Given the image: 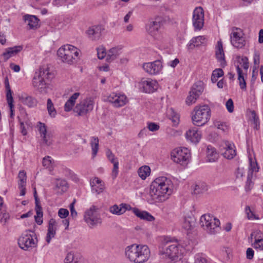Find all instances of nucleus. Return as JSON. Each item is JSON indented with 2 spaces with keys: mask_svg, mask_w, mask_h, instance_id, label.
<instances>
[{
  "mask_svg": "<svg viewBox=\"0 0 263 263\" xmlns=\"http://www.w3.org/2000/svg\"><path fill=\"white\" fill-rule=\"evenodd\" d=\"M171 181L165 177H160L151 184L149 195L155 202H162L172 193Z\"/></svg>",
  "mask_w": 263,
  "mask_h": 263,
  "instance_id": "nucleus-1",
  "label": "nucleus"
},
{
  "mask_svg": "<svg viewBox=\"0 0 263 263\" xmlns=\"http://www.w3.org/2000/svg\"><path fill=\"white\" fill-rule=\"evenodd\" d=\"M53 78V73L50 71L48 65H43L35 71L32 80L35 89L41 93L47 92L48 81Z\"/></svg>",
  "mask_w": 263,
  "mask_h": 263,
  "instance_id": "nucleus-2",
  "label": "nucleus"
},
{
  "mask_svg": "<svg viewBox=\"0 0 263 263\" xmlns=\"http://www.w3.org/2000/svg\"><path fill=\"white\" fill-rule=\"evenodd\" d=\"M125 255L132 262L144 263L149 259L151 252L146 245L134 244L126 248Z\"/></svg>",
  "mask_w": 263,
  "mask_h": 263,
  "instance_id": "nucleus-3",
  "label": "nucleus"
},
{
  "mask_svg": "<svg viewBox=\"0 0 263 263\" xmlns=\"http://www.w3.org/2000/svg\"><path fill=\"white\" fill-rule=\"evenodd\" d=\"M166 242V244L163 248L164 254L175 262L181 260L184 252L182 246L176 239L173 240L170 238H167Z\"/></svg>",
  "mask_w": 263,
  "mask_h": 263,
  "instance_id": "nucleus-4",
  "label": "nucleus"
},
{
  "mask_svg": "<svg viewBox=\"0 0 263 263\" xmlns=\"http://www.w3.org/2000/svg\"><path fill=\"white\" fill-rule=\"evenodd\" d=\"M195 115L192 117L193 123L195 125L200 126L204 125L210 120L211 109L208 105L196 106Z\"/></svg>",
  "mask_w": 263,
  "mask_h": 263,
  "instance_id": "nucleus-5",
  "label": "nucleus"
},
{
  "mask_svg": "<svg viewBox=\"0 0 263 263\" xmlns=\"http://www.w3.org/2000/svg\"><path fill=\"white\" fill-rule=\"evenodd\" d=\"M220 221L213 218L209 214H204L201 216L200 219V224L205 230L207 232L211 234H214L220 230Z\"/></svg>",
  "mask_w": 263,
  "mask_h": 263,
  "instance_id": "nucleus-6",
  "label": "nucleus"
},
{
  "mask_svg": "<svg viewBox=\"0 0 263 263\" xmlns=\"http://www.w3.org/2000/svg\"><path fill=\"white\" fill-rule=\"evenodd\" d=\"M57 54L64 62L71 64L73 60L78 57L79 53L78 49L74 46L66 45L60 48Z\"/></svg>",
  "mask_w": 263,
  "mask_h": 263,
  "instance_id": "nucleus-7",
  "label": "nucleus"
},
{
  "mask_svg": "<svg viewBox=\"0 0 263 263\" xmlns=\"http://www.w3.org/2000/svg\"><path fill=\"white\" fill-rule=\"evenodd\" d=\"M172 159L176 163L185 166L189 163L191 154L187 148H178L173 151L171 153Z\"/></svg>",
  "mask_w": 263,
  "mask_h": 263,
  "instance_id": "nucleus-8",
  "label": "nucleus"
},
{
  "mask_svg": "<svg viewBox=\"0 0 263 263\" xmlns=\"http://www.w3.org/2000/svg\"><path fill=\"white\" fill-rule=\"evenodd\" d=\"M34 236V232L30 230L26 231L18 240L20 247L24 250L35 247L36 242L33 239Z\"/></svg>",
  "mask_w": 263,
  "mask_h": 263,
  "instance_id": "nucleus-9",
  "label": "nucleus"
},
{
  "mask_svg": "<svg viewBox=\"0 0 263 263\" xmlns=\"http://www.w3.org/2000/svg\"><path fill=\"white\" fill-rule=\"evenodd\" d=\"M98 210V207L92 205L85 213L84 220L90 228H92L102 222L101 218L96 215Z\"/></svg>",
  "mask_w": 263,
  "mask_h": 263,
  "instance_id": "nucleus-10",
  "label": "nucleus"
},
{
  "mask_svg": "<svg viewBox=\"0 0 263 263\" xmlns=\"http://www.w3.org/2000/svg\"><path fill=\"white\" fill-rule=\"evenodd\" d=\"M93 101L91 98H87L77 104L73 111L79 116H84L91 111L93 108Z\"/></svg>",
  "mask_w": 263,
  "mask_h": 263,
  "instance_id": "nucleus-11",
  "label": "nucleus"
},
{
  "mask_svg": "<svg viewBox=\"0 0 263 263\" xmlns=\"http://www.w3.org/2000/svg\"><path fill=\"white\" fill-rule=\"evenodd\" d=\"M231 43L234 47L237 48H241L245 46L246 41L242 36V33L240 29L233 28V31L231 34Z\"/></svg>",
  "mask_w": 263,
  "mask_h": 263,
  "instance_id": "nucleus-12",
  "label": "nucleus"
},
{
  "mask_svg": "<svg viewBox=\"0 0 263 263\" xmlns=\"http://www.w3.org/2000/svg\"><path fill=\"white\" fill-rule=\"evenodd\" d=\"M193 24L196 30H201L204 24V12L201 7H197L193 13Z\"/></svg>",
  "mask_w": 263,
  "mask_h": 263,
  "instance_id": "nucleus-13",
  "label": "nucleus"
},
{
  "mask_svg": "<svg viewBox=\"0 0 263 263\" xmlns=\"http://www.w3.org/2000/svg\"><path fill=\"white\" fill-rule=\"evenodd\" d=\"M162 62L160 60H156L153 62L144 63L143 68L150 74H156L159 73L162 69Z\"/></svg>",
  "mask_w": 263,
  "mask_h": 263,
  "instance_id": "nucleus-14",
  "label": "nucleus"
},
{
  "mask_svg": "<svg viewBox=\"0 0 263 263\" xmlns=\"http://www.w3.org/2000/svg\"><path fill=\"white\" fill-rule=\"evenodd\" d=\"M140 86L143 92L153 93L157 89V83L151 79H142L140 82Z\"/></svg>",
  "mask_w": 263,
  "mask_h": 263,
  "instance_id": "nucleus-15",
  "label": "nucleus"
},
{
  "mask_svg": "<svg viewBox=\"0 0 263 263\" xmlns=\"http://www.w3.org/2000/svg\"><path fill=\"white\" fill-rule=\"evenodd\" d=\"M103 29L100 25H94L89 27L86 33L89 39L92 41H97L100 38Z\"/></svg>",
  "mask_w": 263,
  "mask_h": 263,
  "instance_id": "nucleus-16",
  "label": "nucleus"
},
{
  "mask_svg": "<svg viewBox=\"0 0 263 263\" xmlns=\"http://www.w3.org/2000/svg\"><path fill=\"white\" fill-rule=\"evenodd\" d=\"M33 196L35 199L36 215L34 216L35 222L39 225H41L43 223V211L42 208L40 204V200L37 195L36 189L34 188Z\"/></svg>",
  "mask_w": 263,
  "mask_h": 263,
  "instance_id": "nucleus-17",
  "label": "nucleus"
},
{
  "mask_svg": "<svg viewBox=\"0 0 263 263\" xmlns=\"http://www.w3.org/2000/svg\"><path fill=\"white\" fill-rule=\"evenodd\" d=\"M215 55L217 60L220 63V66L224 68L227 65V62L225 60L222 43L221 41H219L217 42L216 47Z\"/></svg>",
  "mask_w": 263,
  "mask_h": 263,
  "instance_id": "nucleus-18",
  "label": "nucleus"
},
{
  "mask_svg": "<svg viewBox=\"0 0 263 263\" xmlns=\"http://www.w3.org/2000/svg\"><path fill=\"white\" fill-rule=\"evenodd\" d=\"M5 87L6 89V97H7V103L8 104V105L10 108V117L12 118L13 117L14 114H13V107L14 105L13 104V99L12 97V92L11 90L10 86L8 82V79L7 78L5 80Z\"/></svg>",
  "mask_w": 263,
  "mask_h": 263,
  "instance_id": "nucleus-19",
  "label": "nucleus"
},
{
  "mask_svg": "<svg viewBox=\"0 0 263 263\" xmlns=\"http://www.w3.org/2000/svg\"><path fill=\"white\" fill-rule=\"evenodd\" d=\"M57 223L55 219L51 218L48 222V232L46 238V240L48 243H49L51 239L53 238L55 235L57 231Z\"/></svg>",
  "mask_w": 263,
  "mask_h": 263,
  "instance_id": "nucleus-20",
  "label": "nucleus"
},
{
  "mask_svg": "<svg viewBox=\"0 0 263 263\" xmlns=\"http://www.w3.org/2000/svg\"><path fill=\"white\" fill-rule=\"evenodd\" d=\"M162 22L160 18H156L149 23L147 28L148 32L153 36L156 35L162 26Z\"/></svg>",
  "mask_w": 263,
  "mask_h": 263,
  "instance_id": "nucleus-21",
  "label": "nucleus"
},
{
  "mask_svg": "<svg viewBox=\"0 0 263 263\" xmlns=\"http://www.w3.org/2000/svg\"><path fill=\"white\" fill-rule=\"evenodd\" d=\"M185 135L187 139L194 143L199 142L201 137V133L199 132L196 127L187 130Z\"/></svg>",
  "mask_w": 263,
  "mask_h": 263,
  "instance_id": "nucleus-22",
  "label": "nucleus"
},
{
  "mask_svg": "<svg viewBox=\"0 0 263 263\" xmlns=\"http://www.w3.org/2000/svg\"><path fill=\"white\" fill-rule=\"evenodd\" d=\"M206 42V39L204 36H198L192 39L190 43L187 45V49L192 50L195 47L200 46L204 44Z\"/></svg>",
  "mask_w": 263,
  "mask_h": 263,
  "instance_id": "nucleus-23",
  "label": "nucleus"
},
{
  "mask_svg": "<svg viewBox=\"0 0 263 263\" xmlns=\"http://www.w3.org/2000/svg\"><path fill=\"white\" fill-rule=\"evenodd\" d=\"M25 22L29 26V29H36L39 25V18L35 15L26 14L24 16Z\"/></svg>",
  "mask_w": 263,
  "mask_h": 263,
  "instance_id": "nucleus-24",
  "label": "nucleus"
},
{
  "mask_svg": "<svg viewBox=\"0 0 263 263\" xmlns=\"http://www.w3.org/2000/svg\"><path fill=\"white\" fill-rule=\"evenodd\" d=\"M233 144H230L228 142L226 143L224 152L221 154L223 157L228 159H233L236 155V149Z\"/></svg>",
  "mask_w": 263,
  "mask_h": 263,
  "instance_id": "nucleus-25",
  "label": "nucleus"
},
{
  "mask_svg": "<svg viewBox=\"0 0 263 263\" xmlns=\"http://www.w3.org/2000/svg\"><path fill=\"white\" fill-rule=\"evenodd\" d=\"M22 49L23 47L21 46H16L7 48L2 54L4 57V60L5 61H7L10 58L20 52Z\"/></svg>",
  "mask_w": 263,
  "mask_h": 263,
  "instance_id": "nucleus-26",
  "label": "nucleus"
},
{
  "mask_svg": "<svg viewBox=\"0 0 263 263\" xmlns=\"http://www.w3.org/2000/svg\"><path fill=\"white\" fill-rule=\"evenodd\" d=\"M133 212L141 219L145 220L147 221H152L155 220L154 217L146 211H140L137 208H133Z\"/></svg>",
  "mask_w": 263,
  "mask_h": 263,
  "instance_id": "nucleus-27",
  "label": "nucleus"
},
{
  "mask_svg": "<svg viewBox=\"0 0 263 263\" xmlns=\"http://www.w3.org/2000/svg\"><path fill=\"white\" fill-rule=\"evenodd\" d=\"M121 49V48L119 47L111 48L108 51L106 55V60L107 62H110L116 59L120 54Z\"/></svg>",
  "mask_w": 263,
  "mask_h": 263,
  "instance_id": "nucleus-28",
  "label": "nucleus"
},
{
  "mask_svg": "<svg viewBox=\"0 0 263 263\" xmlns=\"http://www.w3.org/2000/svg\"><path fill=\"white\" fill-rule=\"evenodd\" d=\"M207 161L210 162L216 161L218 159V155L215 148L209 145L206 149Z\"/></svg>",
  "mask_w": 263,
  "mask_h": 263,
  "instance_id": "nucleus-29",
  "label": "nucleus"
},
{
  "mask_svg": "<svg viewBox=\"0 0 263 263\" xmlns=\"http://www.w3.org/2000/svg\"><path fill=\"white\" fill-rule=\"evenodd\" d=\"M203 91V88L201 82L195 83L192 87L190 93L194 95L197 99Z\"/></svg>",
  "mask_w": 263,
  "mask_h": 263,
  "instance_id": "nucleus-30",
  "label": "nucleus"
},
{
  "mask_svg": "<svg viewBox=\"0 0 263 263\" xmlns=\"http://www.w3.org/2000/svg\"><path fill=\"white\" fill-rule=\"evenodd\" d=\"M138 173L139 177L142 180H144L148 176L150 175V167L147 165L143 166L139 168Z\"/></svg>",
  "mask_w": 263,
  "mask_h": 263,
  "instance_id": "nucleus-31",
  "label": "nucleus"
},
{
  "mask_svg": "<svg viewBox=\"0 0 263 263\" xmlns=\"http://www.w3.org/2000/svg\"><path fill=\"white\" fill-rule=\"evenodd\" d=\"M195 222L194 217H185L182 227L185 230H190L195 226Z\"/></svg>",
  "mask_w": 263,
  "mask_h": 263,
  "instance_id": "nucleus-32",
  "label": "nucleus"
},
{
  "mask_svg": "<svg viewBox=\"0 0 263 263\" xmlns=\"http://www.w3.org/2000/svg\"><path fill=\"white\" fill-rule=\"evenodd\" d=\"M99 139L97 137H92L90 142V145L92 149V155L95 157L99 149Z\"/></svg>",
  "mask_w": 263,
  "mask_h": 263,
  "instance_id": "nucleus-33",
  "label": "nucleus"
},
{
  "mask_svg": "<svg viewBox=\"0 0 263 263\" xmlns=\"http://www.w3.org/2000/svg\"><path fill=\"white\" fill-rule=\"evenodd\" d=\"M236 69L238 75V79L239 80V83L240 88L242 89H246V83L244 79L242 70L238 65L236 67Z\"/></svg>",
  "mask_w": 263,
  "mask_h": 263,
  "instance_id": "nucleus-34",
  "label": "nucleus"
},
{
  "mask_svg": "<svg viewBox=\"0 0 263 263\" xmlns=\"http://www.w3.org/2000/svg\"><path fill=\"white\" fill-rule=\"evenodd\" d=\"M114 101V106L120 107L124 106L126 103V97L124 95L115 96Z\"/></svg>",
  "mask_w": 263,
  "mask_h": 263,
  "instance_id": "nucleus-35",
  "label": "nucleus"
},
{
  "mask_svg": "<svg viewBox=\"0 0 263 263\" xmlns=\"http://www.w3.org/2000/svg\"><path fill=\"white\" fill-rule=\"evenodd\" d=\"M208 189V185L204 183H200L196 184L194 189V194H199L204 193Z\"/></svg>",
  "mask_w": 263,
  "mask_h": 263,
  "instance_id": "nucleus-36",
  "label": "nucleus"
},
{
  "mask_svg": "<svg viewBox=\"0 0 263 263\" xmlns=\"http://www.w3.org/2000/svg\"><path fill=\"white\" fill-rule=\"evenodd\" d=\"M47 109L49 116L51 117H55L57 115V111L51 100L49 98L47 99Z\"/></svg>",
  "mask_w": 263,
  "mask_h": 263,
  "instance_id": "nucleus-37",
  "label": "nucleus"
},
{
  "mask_svg": "<svg viewBox=\"0 0 263 263\" xmlns=\"http://www.w3.org/2000/svg\"><path fill=\"white\" fill-rule=\"evenodd\" d=\"M224 74L223 71L221 68L215 69L213 70L211 76V81L213 83H216L218 78L221 77Z\"/></svg>",
  "mask_w": 263,
  "mask_h": 263,
  "instance_id": "nucleus-38",
  "label": "nucleus"
},
{
  "mask_svg": "<svg viewBox=\"0 0 263 263\" xmlns=\"http://www.w3.org/2000/svg\"><path fill=\"white\" fill-rule=\"evenodd\" d=\"M23 103L29 107H32L36 106L37 101L33 97L28 96L24 99Z\"/></svg>",
  "mask_w": 263,
  "mask_h": 263,
  "instance_id": "nucleus-39",
  "label": "nucleus"
},
{
  "mask_svg": "<svg viewBox=\"0 0 263 263\" xmlns=\"http://www.w3.org/2000/svg\"><path fill=\"white\" fill-rule=\"evenodd\" d=\"M169 116H170V119L172 120L174 125H178L179 122V115L177 113H175L174 110L172 108L170 109V114Z\"/></svg>",
  "mask_w": 263,
  "mask_h": 263,
  "instance_id": "nucleus-40",
  "label": "nucleus"
},
{
  "mask_svg": "<svg viewBox=\"0 0 263 263\" xmlns=\"http://www.w3.org/2000/svg\"><path fill=\"white\" fill-rule=\"evenodd\" d=\"M124 209H122L121 206H118L116 204L111 206L109 210L111 213L119 215L123 214L124 213Z\"/></svg>",
  "mask_w": 263,
  "mask_h": 263,
  "instance_id": "nucleus-41",
  "label": "nucleus"
},
{
  "mask_svg": "<svg viewBox=\"0 0 263 263\" xmlns=\"http://www.w3.org/2000/svg\"><path fill=\"white\" fill-rule=\"evenodd\" d=\"M91 186L92 192L93 193H96L99 194L104 191L105 189L104 184H100L98 185H93Z\"/></svg>",
  "mask_w": 263,
  "mask_h": 263,
  "instance_id": "nucleus-42",
  "label": "nucleus"
},
{
  "mask_svg": "<svg viewBox=\"0 0 263 263\" xmlns=\"http://www.w3.org/2000/svg\"><path fill=\"white\" fill-rule=\"evenodd\" d=\"M245 211L247 215L248 219H258L259 218L254 214V213L251 210L249 206L247 205L246 206Z\"/></svg>",
  "mask_w": 263,
  "mask_h": 263,
  "instance_id": "nucleus-43",
  "label": "nucleus"
},
{
  "mask_svg": "<svg viewBox=\"0 0 263 263\" xmlns=\"http://www.w3.org/2000/svg\"><path fill=\"white\" fill-rule=\"evenodd\" d=\"M52 161L53 160L50 156H46L43 159V165L44 166L50 169L52 166Z\"/></svg>",
  "mask_w": 263,
  "mask_h": 263,
  "instance_id": "nucleus-44",
  "label": "nucleus"
},
{
  "mask_svg": "<svg viewBox=\"0 0 263 263\" xmlns=\"http://www.w3.org/2000/svg\"><path fill=\"white\" fill-rule=\"evenodd\" d=\"M67 183L65 180H58L56 183V187L57 188L62 189V191H66L67 189Z\"/></svg>",
  "mask_w": 263,
  "mask_h": 263,
  "instance_id": "nucleus-45",
  "label": "nucleus"
},
{
  "mask_svg": "<svg viewBox=\"0 0 263 263\" xmlns=\"http://www.w3.org/2000/svg\"><path fill=\"white\" fill-rule=\"evenodd\" d=\"M41 137H42L44 144L49 146L52 144V140L51 137L49 134H46Z\"/></svg>",
  "mask_w": 263,
  "mask_h": 263,
  "instance_id": "nucleus-46",
  "label": "nucleus"
},
{
  "mask_svg": "<svg viewBox=\"0 0 263 263\" xmlns=\"http://www.w3.org/2000/svg\"><path fill=\"white\" fill-rule=\"evenodd\" d=\"M106 156L109 161L114 163L115 162L118 161V159L115 156V155L111 152L110 149H108L106 152Z\"/></svg>",
  "mask_w": 263,
  "mask_h": 263,
  "instance_id": "nucleus-47",
  "label": "nucleus"
},
{
  "mask_svg": "<svg viewBox=\"0 0 263 263\" xmlns=\"http://www.w3.org/2000/svg\"><path fill=\"white\" fill-rule=\"evenodd\" d=\"M254 235L255 241L257 242L260 240H263V233L260 231H256L253 233L251 234V237Z\"/></svg>",
  "mask_w": 263,
  "mask_h": 263,
  "instance_id": "nucleus-48",
  "label": "nucleus"
},
{
  "mask_svg": "<svg viewBox=\"0 0 263 263\" xmlns=\"http://www.w3.org/2000/svg\"><path fill=\"white\" fill-rule=\"evenodd\" d=\"M114 164V167L112 170V179H115L118 174V169H119V162L118 161L117 162H115V163H112Z\"/></svg>",
  "mask_w": 263,
  "mask_h": 263,
  "instance_id": "nucleus-49",
  "label": "nucleus"
},
{
  "mask_svg": "<svg viewBox=\"0 0 263 263\" xmlns=\"http://www.w3.org/2000/svg\"><path fill=\"white\" fill-rule=\"evenodd\" d=\"M39 130L41 136L47 134V128L44 123L39 122L38 124Z\"/></svg>",
  "mask_w": 263,
  "mask_h": 263,
  "instance_id": "nucleus-50",
  "label": "nucleus"
},
{
  "mask_svg": "<svg viewBox=\"0 0 263 263\" xmlns=\"http://www.w3.org/2000/svg\"><path fill=\"white\" fill-rule=\"evenodd\" d=\"M98 57L100 59H103L105 57H106V50L104 47H99L97 49Z\"/></svg>",
  "mask_w": 263,
  "mask_h": 263,
  "instance_id": "nucleus-51",
  "label": "nucleus"
},
{
  "mask_svg": "<svg viewBox=\"0 0 263 263\" xmlns=\"http://www.w3.org/2000/svg\"><path fill=\"white\" fill-rule=\"evenodd\" d=\"M193 263H208L206 259L199 254L195 256Z\"/></svg>",
  "mask_w": 263,
  "mask_h": 263,
  "instance_id": "nucleus-52",
  "label": "nucleus"
},
{
  "mask_svg": "<svg viewBox=\"0 0 263 263\" xmlns=\"http://www.w3.org/2000/svg\"><path fill=\"white\" fill-rule=\"evenodd\" d=\"M227 109L229 112H232L234 111V104L232 99H229L226 104Z\"/></svg>",
  "mask_w": 263,
  "mask_h": 263,
  "instance_id": "nucleus-53",
  "label": "nucleus"
},
{
  "mask_svg": "<svg viewBox=\"0 0 263 263\" xmlns=\"http://www.w3.org/2000/svg\"><path fill=\"white\" fill-rule=\"evenodd\" d=\"M58 215L61 218H65L69 215V211L66 209L61 208L59 210Z\"/></svg>",
  "mask_w": 263,
  "mask_h": 263,
  "instance_id": "nucleus-54",
  "label": "nucleus"
},
{
  "mask_svg": "<svg viewBox=\"0 0 263 263\" xmlns=\"http://www.w3.org/2000/svg\"><path fill=\"white\" fill-rule=\"evenodd\" d=\"M147 127L150 131L155 132L159 129V125L156 123L151 122L148 123Z\"/></svg>",
  "mask_w": 263,
  "mask_h": 263,
  "instance_id": "nucleus-55",
  "label": "nucleus"
},
{
  "mask_svg": "<svg viewBox=\"0 0 263 263\" xmlns=\"http://www.w3.org/2000/svg\"><path fill=\"white\" fill-rule=\"evenodd\" d=\"M214 124L218 129H221L223 131H224L227 128L225 123L220 121H216L214 122Z\"/></svg>",
  "mask_w": 263,
  "mask_h": 263,
  "instance_id": "nucleus-56",
  "label": "nucleus"
},
{
  "mask_svg": "<svg viewBox=\"0 0 263 263\" xmlns=\"http://www.w3.org/2000/svg\"><path fill=\"white\" fill-rule=\"evenodd\" d=\"M76 202V200L75 199H73L72 202L69 205V209L70 210L71 216L72 217H76L77 215V212L74 209V205Z\"/></svg>",
  "mask_w": 263,
  "mask_h": 263,
  "instance_id": "nucleus-57",
  "label": "nucleus"
},
{
  "mask_svg": "<svg viewBox=\"0 0 263 263\" xmlns=\"http://www.w3.org/2000/svg\"><path fill=\"white\" fill-rule=\"evenodd\" d=\"M10 218V215L7 212H1V221L2 222H4L5 224L7 222L8 220Z\"/></svg>",
  "mask_w": 263,
  "mask_h": 263,
  "instance_id": "nucleus-58",
  "label": "nucleus"
},
{
  "mask_svg": "<svg viewBox=\"0 0 263 263\" xmlns=\"http://www.w3.org/2000/svg\"><path fill=\"white\" fill-rule=\"evenodd\" d=\"M252 176L248 175L247 177V180L246 181V190L247 191L250 190L251 189L252 187L253 183L251 180Z\"/></svg>",
  "mask_w": 263,
  "mask_h": 263,
  "instance_id": "nucleus-59",
  "label": "nucleus"
},
{
  "mask_svg": "<svg viewBox=\"0 0 263 263\" xmlns=\"http://www.w3.org/2000/svg\"><path fill=\"white\" fill-rule=\"evenodd\" d=\"M197 100L196 97H194V95L189 93V95L187 96L186 100L187 104L190 105L196 102Z\"/></svg>",
  "mask_w": 263,
  "mask_h": 263,
  "instance_id": "nucleus-60",
  "label": "nucleus"
},
{
  "mask_svg": "<svg viewBox=\"0 0 263 263\" xmlns=\"http://www.w3.org/2000/svg\"><path fill=\"white\" fill-rule=\"evenodd\" d=\"M254 64L258 66L260 63V55L258 52H255L253 57Z\"/></svg>",
  "mask_w": 263,
  "mask_h": 263,
  "instance_id": "nucleus-61",
  "label": "nucleus"
},
{
  "mask_svg": "<svg viewBox=\"0 0 263 263\" xmlns=\"http://www.w3.org/2000/svg\"><path fill=\"white\" fill-rule=\"evenodd\" d=\"M74 105V104H73V103L70 102L68 100H67L64 105L65 111H70L72 109Z\"/></svg>",
  "mask_w": 263,
  "mask_h": 263,
  "instance_id": "nucleus-62",
  "label": "nucleus"
},
{
  "mask_svg": "<svg viewBox=\"0 0 263 263\" xmlns=\"http://www.w3.org/2000/svg\"><path fill=\"white\" fill-rule=\"evenodd\" d=\"M74 260V255L73 253L70 252L67 254L66 257L65 258L64 262H73Z\"/></svg>",
  "mask_w": 263,
  "mask_h": 263,
  "instance_id": "nucleus-63",
  "label": "nucleus"
},
{
  "mask_svg": "<svg viewBox=\"0 0 263 263\" xmlns=\"http://www.w3.org/2000/svg\"><path fill=\"white\" fill-rule=\"evenodd\" d=\"M254 247L260 250H263V240L257 242H254Z\"/></svg>",
  "mask_w": 263,
  "mask_h": 263,
  "instance_id": "nucleus-64",
  "label": "nucleus"
}]
</instances>
